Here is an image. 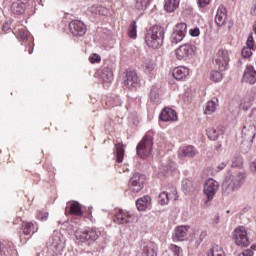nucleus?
Instances as JSON below:
<instances>
[{
	"label": "nucleus",
	"mask_w": 256,
	"mask_h": 256,
	"mask_svg": "<svg viewBox=\"0 0 256 256\" xmlns=\"http://www.w3.org/2000/svg\"><path fill=\"white\" fill-rule=\"evenodd\" d=\"M247 175L245 172H238L233 175V172L228 171L225 177V180L222 183V189L224 193H233L235 191H239L243 183H245V179Z\"/></svg>",
	"instance_id": "obj_1"
},
{
	"label": "nucleus",
	"mask_w": 256,
	"mask_h": 256,
	"mask_svg": "<svg viewBox=\"0 0 256 256\" xmlns=\"http://www.w3.org/2000/svg\"><path fill=\"white\" fill-rule=\"evenodd\" d=\"M165 38V28L155 25L150 28L145 36V43L151 49H159L163 45V39Z\"/></svg>",
	"instance_id": "obj_2"
},
{
	"label": "nucleus",
	"mask_w": 256,
	"mask_h": 256,
	"mask_svg": "<svg viewBox=\"0 0 256 256\" xmlns=\"http://www.w3.org/2000/svg\"><path fill=\"white\" fill-rule=\"evenodd\" d=\"M256 135V109H252L250 115L247 116L242 128V138L244 141L253 142Z\"/></svg>",
	"instance_id": "obj_3"
},
{
	"label": "nucleus",
	"mask_w": 256,
	"mask_h": 256,
	"mask_svg": "<svg viewBox=\"0 0 256 256\" xmlns=\"http://www.w3.org/2000/svg\"><path fill=\"white\" fill-rule=\"evenodd\" d=\"M153 151V131H149L136 147V153L141 159H147Z\"/></svg>",
	"instance_id": "obj_4"
},
{
	"label": "nucleus",
	"mask_w": 256,
	"mask_h": 256,
	"mask_svg": "<svg viewBox=\"0 0 256 256\" xmlns=\"http://www.w3.org/2000/svg\"><path fill=\"white\" fill-rule=\"evenodd\" d=\"M196 51L197 47L195 45L191 43L183 44L176 50V58L178 61H189V59H193Z\"/></svg>",
	"instance_id": "obj_5"
},
{
	"label": "nucleus",
	"mask_w": 256,
	"mask_h": 256,
	"mask_svg": "<svg viewBox=\"0 0 256 256\" xmlns=\"http://www.w3.org/2000/svg\"><path fill=\"white\" fill-rule=\"evenodd\" d=\"M100 235L101 231H99L97 228H88L84 231H77L75 233V237L77 241H80V243H87V241H97Z\"/></svg>",
	"instance_id": "obj_6"
},
{
	"label": "nucleus",
	"mask_w": 256,
	"mask_h": 256,
	"mask_svg": "<svg viewBox=\"0 0 256 256\" xmlns=\"http://www.w3.org/2000/svg\"><path fill=\"white\" fill-rule=\"evenodd\" d=\"M114 223L117 225H127L129 223H135L137 216L126 210H116L113 218Z\"/></svg>",
	"instance_id": "obj_7"
},
{
	"label": "nucleus",
	"mask_w": 256,
	"mask_h": 256,
	"mask_svg": "<svg viewBox=\"0 0 256 256\" xmlns=\"http://www.w3.org/2000/svg\"><path fill=\"white\" fill-rule=\"evenodd\" d=\"M233 240L238 247H249L251 241H249V236H247V229L244 226H238L232 233Z\"/></svg>",
	"instance_id": "obj_8"
},
{
	"label": "nucleus",
	"mask_w": 256,
	"mask_h": 256,
	"mask_svg": "<svg viewBox=\"0 0 256 256\" xmlns=\"http://www.w3.org/2000/svg\"><path fill=\"white\" fill-rule=\"evenodd\" d=\"M217 191H219V182H217L213 178H209L208 180H206L203 189V193L206 197V205L207 203H209V201H213V197L217 195Z\"/></svg>",
	"instance_id": "obj_9"
},
{
	"label": "nucleus",
	"mask_w": 256,
	"mask_h": 256,
	"mask_svg": "<svg viewBox=\"0 0 256 256\" xmlns=\"http://www.w3.org/2000/svg\"><path fill=\"white\" fill-rule=\"evenodd\" d=\"M215 67L218 71H227L229 69V51L219 50L214 58Z\"/></svg>",
	"instance_id": "obj_10"
},
{
	"label": "nucleus",
	"mask_w": 256,
	"mask_h": 256,
	"mask_svg": "<svg viewBox=\"0 0 256 256\" xmlns=\"http://www.w3.org/2000/svg\"><path fill=\"white\" fill-rule=\"evenodd\" d=\"M48 247L54 253H61V251L65 249V239H63V235L59 232H54L52 237L49 238Z\"/></svg>",
	"instance_id": "obj_11"
},
{
	"label": "nucleus",
	"mask_w": 256,
	"mask_h": 256,
	"mask_svg": "<svg viewBox=\"0 0 256 256\" xmlns=\"http://www.w3.org/2000/svg\"><path fill=\"white\" fill-rule=\"evenodd\" d=\"M145 184V175L135 173L128 182V187L132 193H139Z\"/></svg>",
	"instance_id": "obj_12"
},
{
	"label": "nucleus",
	"mask_w": 256,
	"mask_h": 256,
	"mask_svg": "<svg viewBox=\"0 0 256 256\" xmlns=\"http://www.w3.org/2000/svg\"><path fill=\"white\" fill-rule=\"evenodd\" d=\"M185 35H187V24L186 23H179L175 26L170 41L171 43H181L183 39H185Z\"/></svg>",
	"instance_id": "obj_13"
},
{
	"label": "nucleus",
	"mask_w": 256,
	"mask_h": 256,
	"mask_svg": "<svg viewBox=\"0 0 256 256\" xmlns=\"http://www.w3.org/2000/svg\"><path fill=\"white\" fill-rule=\"evenodd\" d=\"M69 29L74 37H83L87 33V25L80 20H73L69 24Z\"/></svg>",
	"instance_id": "obj_14"
},
{
	"label": "nucleus",
	"mask_w": 256,
	"mask_h": 256,
	"mask_svg": "<svg viewBox=\"0 0 256 256\" xmlns=\"http://www.w3.org/2000/svg\"><path fill=\"white\" fill-rule=\"evenodd\" d=\"M124 85L128 89H137L139 87V77L135 71H127L124 78Z\"/></svg>",
	"instance_id": "obj_15"
},
{
	"label": "nucleus",
	"mask_w": 256,
	"mask_h": 256,
	"mask_svg": "<svg viewBox=\"0 0 256 256\" xmlns=\"http://www.w3.org/2000/svg\"><path fill=\"white\" fill-rule=\"evenodd\" d=\"M197 155V149L192 145L182 146L178 150L179 159H193Z\"/></svg>",
	"instance_id": "obj_16"
},
{
	"label": "nucleus",
	"mask_w": 256,
	"mask_h": 256,
	"mask_svg": "<svg viewBox=\"0 0 256 256\" xmlns=\"http://www.w3.org/2000/svg\"><path fill=\"white\" fill-rule=\"evenodd\" d=\"M242 81L250 85L256 84V70L253 66H247L245 68Z\"/></svg>",
	"instance_id": "obj_17"
},
{
	"label": "nucleus",
	"mask_w": 256,
	"mask_h": 256,
	"mask_svg": "<svg viewBox=\"0 0 256 256\" xmlns=\"http://www.w3.org/2000/svg\"><path fill=\"white\" fill-rule=\"evenodd\" d=\"M253 51H255V41L253 40V33H251L247 38L246 47L242 49V57L249 59L253 55Z\"/></svg>",
	"instance_id": "obj_18"
},
{
	"label": "nucleus",
	"mask_w": 256,
	"mask_h": 256,
	"mask_svg": "<svg viewBox=\"0 0 256 256\" xmlns=\"http://www.w3.org/2000/svg\"><path fill=\"white\" fill-rule=\"evenodd\" d=\"M172 75L176 81H185L189 77V68L185 66H178L173 69Z\"/></svg>",
	"instance_id": "obj_19"
},
{
	"label": "nucleus",
	"mask_w": 256,
	"mask_h": 256,
	"mask_svg": "<svg viewBox=\"0 0 256 256\" xmlns=\"http://www.w3.org/2000/svg\"><path fill=\"white\" fill-rule=\"evenodd\" d=\"M39 231V226L37 223L33 222H23L22 223V233L23 235H26L27 237H31L35 235Z\"/></svg>",
	"instance_id": "obj_20"
},
{
	"label": "nucleus",
	"mask_w": 256,
	"mask_h": 256,
	"mask_svg": "<svg viewBox=\"0 0 256 256\" xmlns=\"http://www.w3.org/2000/svg\"><path fill=\"white\" fill-rule=\"evenodd\" d=\"M169 201H177V190H173L171 194L162 192L158 196L159 205H167Z\"/></svg>",
	"instance_id": "obj_21"
},
{
	"label": "nucleus",
	"mask_w": 256,
	"mask_h": 256,
	"mask_svg": "<svg viewBox=\"0 0 256 256\" xmlns=\"http://www.w3.org/2000/svg\"><path fill=\"white\" fill-rule=\"evenodd\" d=\"M215 21L218 27H223V25L227 23V9L225 8V6L218 7Z\"/></svg>",
	"instance_id": "obj_22"
},
{
	"label": "nucleus",
	"mask_w": 256,
	"mask_h": 256,
	"mask_svg": "<svg viewBox=\"0 0 256 256\" xmlns=\"http://www.w3.org/2000/svg\"><path fill=\"white\" fill-rule=\"evenodd\" d=\"M18 37L22 40V41H27L28 45H29V55H31V53H33V48H31V43H33V38L31 36V33H29V31H27L26 28H20L18 29Z\"/></svg>",
	"instance_id": "obj_23"
},
{
	"label": "nucleus",
	"mask_w": 256,
	"mask_h": 256,
	"mask_svg": "<svg viewBox=\"0 0 256 256\" xmlns=\"http://www.w3.org/2000/svg\"><path fill=\"white\" fill-rule=\"evenodd\" d=\"M66 213H70V215H76V217H82L83 209L81 208V204L79 202H71L67 204Z\"/></svg>",
	"instance_id": "obj_24"
},
{
	"label": "nucleus",
	"mask_w": 256,
	"mask_h": 256,
	"mask_svg": "<svg viewBox=\"0 0 256 256\" xmlns=\"http://www.w3.org/2000/svg\"><path fill=\"white\" fill-rule=\"evenodd\" d=\"M0 255L17 256V250L13 247V242H0Z\"/></svg>",
	"instance_id": "obj_25"
},
{
	"label": "nucleus",
	"mask_w": 256,
	"mask_h": 256,
	"mask_svg": "<svg viewBox=\"0 0 256 256\" xmlns=\"http://www.w3.org/2000/svg\"><path fill=\"white\" fill-rule=\"evenodd\" d=\"M187 231H189V226H178L174 230V235L172 237L173 241H184L187 237Z\"/></svg>",
	"instance_id": "obj_26"
},
{
	"label": "nucleus",
	"mask_w": 256,
	"mask_h": 256,
	"mask_svg": "<svg viewBox=\"0 0 256 256\" xmlns=\"http://www.w3.org/2000/svg\"><path fill=\"white\" fill-rule=\"evenodd\" d=\"M160 120L164 122L177 121V112L171 108H165L160 114Z\"/></svg>",
	"instance_id": "obj_27"
},
{
	"label": "nucleus",
	"mask_w": 256,
	"mask_h": 256,
	"mask_svg": "<svg viewBox=\"0 0 256 256\" xmlns=\"http://www.w3.org/2000/svg\"><path fill=\"white\" fill-rule=\"evenodd\" d=\"M25 9H27V6L25 5V2L21 0L14 1L11 5V12L14 15H23Z\"/></svg>",
	"instance_id": "obj_28"
},
{
	"label": "nucleus",
	"mask_w": 256,
	"mask_h": 256,
	"mask_svg": "<svg viewBox=\"0 0 256 256\" xmlns=\"http://www.w3.org/2000/svg\"><path fill=\"white\" fill-rule=\"evenodd\" d=\"M136 207L138 211H146L151 207V197L146 195L143 198L138 199L136 201Z\"/></svg>",
	"instance_id": "obj_29"
},
{
	"label": "nucleus",
	"mask_w": 256,
	"mask_h": 256,
	"mask_svg": "<svg viewBox=\"0 0 256 256\" xmlns=\"http://www.w3.org/2000/svg\"><path fill=\"white\" fill-rule=\"evenodd\" d=\"M206 133L210 141H217V139H219V137H221V135H223L224 132L221 127H217V128H208L206 130Z\"/></svg>",
	"instance_id": "obj_30"
},
{
	"label": "nucleus",
	"mask_w": 256,
	"mask_h": 256,
	"mask_svg": "<svg viewBox=\"0 0 256 256\" xmlns=\"http://www.w3.org/2000/svg\"><path fill=\"white\" fill-rule=\"evenodd\" d=\"M100 77L105 83H111L113 81V70L109 66H104Z\"/></svg>",
	"instance_id": "obj_31"
},
{
	"label": "nucleus",
	"mask_w": 256,
	"mask_h": 256,
	"mask_svg": "<svg viewBox=\"0 0 256 256\" xmlns=\"http://www.w3.org/2000/svg\"><path fill=\"white\" fill-rule=\"evenodd\" d=\"M182 191L185 195H193L195 193V185L193 181L185 179L182 181Z\"/></svg>",
	"instance_id": "obj_32"
},
{
	"label": "nucleus",
	"mask_w": 256,
	"mask_h": 256,
	"mask_svg": "<svg viewBox=\"0 0 256 256\" xmlns=\"http://www.w3.org/2000/svg\"><path fill=\"white\" fill-rule=\"evenodd\" d=\"M143 256H157V245L153 242L147 243L143 247Z\"/></svg>",
	"instance_id": "obj_33"
},
{
	"label": "nucleus",
	"mask_w": 256,
	"mask_h": 256,
	"mask_svg": "<svg viewBox=\"0 0 256 256\" xmlns=\"http://www.w3.org/2000/svg\"><path fill=\"white\" fill-rule=\"evenodd\" d=\"M115 155L117 163H123L125 157V148H123V143L119 142L115 144Z\"/></svg>",
	"instance_id": "obj_34"
},
{
	"label": "nucleus",
	"mask_w": 256,
	"mask_h": 256,
	"mask_svg": "<svg viewBox=\"0 0 256 256\" xmlns=\"http://www.w3.org/2000/svg\"><path fill=\"white\" fill-rule=\"evenodd\" d=\"M88 13H92V15H107V8L102 5H92L88 8Z\"/></svg>",
	"instance_id": "obj_35"
},
{
	"label": "nucleus",
	"mask_w": 256,
	"mask_h": 256,
	"mask_svg": "<svg viewBox=\"0 0 256 256\" xmlns=\"http://www.w3.org/2000/svg\"><path fill=\"white\" fill-rule=\"evenodd\" d=\"M150 101L154 105H159L161 103V95L159 94V88L153 87L150 92Z\"/></svg>",
	"instance_id": "obj_36"
},
{
	"label": "nucleus",
	"mask_w": 256,
	"mask_h": 256,
	"mask_svg": "<svg viewBox=\"0 0 256 256\" xmlns=\"http://www.w3.org/2000/svg\"><path fill=\"white\" fill-rule=\"evenodd\" d=\"M179 7V0H167L164 4V9L168 13H173Z\"/></svg>",
	"instance_id": "obj_37"
},
{
	"label": "nucleus",
	"mask_w": 256,
	"mask_h": 256,
	"mask_svg": "<svg viewBox=\"0 0 256 256\" xmlns=\"http://www.w3.org/2000/svg\"><path fill=\"white\" fill-rule=\"evenodd\" d=\"M207 256H225V251H223V247L214 245L208 250Z\"/></svg>",
	"instance_id": "obj_38"
},
{
	"label": "nucleus",
	"mask_w": 256,
	"mask_h": 256,
	"mask_svg": "<svg viewBox=\"0 0 256 256\" xmlns=\"http://www.w3.org/2000/svg\"><path fill=\"white\" fill-rule=\"evenodd\" d=\"M217 111V102L216 101H208L205 108V115H212V113H215Z\"/></svg>",
	"instance_id": "obj_39"
},
{
	"label": "nucleus",
	"mask_w": 256,
	"mask_h": 256,
	"mask_svg": "<svg viewBox=\"0 0 256 256\" xmlns=\"http://www.w3.org/2000/svg\"><path fill=\"white\" fill-rule=\"evenodd\" d=\"M195 97V90L193 88H187L183 95L184 103H191Z\"/></svg>",
	"instance_id": "obj_40"
},
{
	"label": "nucleus",
	"mask_w": 256,
	"mask_h": 256,
	"mask_svg": "<svg viewBox=\"0 0 256 256\" xmlns=\"http://www.w3.org/2000/svg\"><path fill=\"white\" fill-rule=\"evenodd\" d=\"M223 71L221 70H214L210 73V79L211 81H214V83H219V81H222L223 79Z\"/></svg>",
	"instance_id": "obj_41"
},
{
	"label": "nucleus",
	"mask_w": 256,
	"mask_h": 256,
	"mask_svg": "<svg viewBox=\"0 0 256 256\" xmlns=\"http://www.w3.org/2000/svg\"><path fill=\"white\" fill-rule=\"evenodd\" d=\"M128 37L130 39H137V21H133L128 29Z\"/></svg>",
	"instance_id": "obj_42"
},
{
	"label": "nucleus",
	"mask_w": 256,
	"mask_h": 256,
	"mask_svg": "<svg viewBox=\"0 0 256 256\" xmlns=\"http://www.w3.org/2000/svg\"><path fill=\"white\" fill-rule=\"evenodd\" d=\"M149 3H151V0H136V9H138V11H145Z\"/></svg>",
	"instance_id": "obj_43"
},
{
	"label": "nucleus",
	"mask_w": 256,
	"mask_h": 256,
	"mask_svg": "<svg viewBox=\"0 0 256 256\" xmlns=\"http://www.w3.org/2000/svg\"><path fill=\"white\" fill-rule=\"evenodd\" d=\"M252 103H253V99L244 98L240 103V109H242L243 111H247L251 108Z\"/></svg>",
	"instance_id": "obj_44"
},
{
	"label": "nucleus",
	"mask_w": 256,
	"mask_h": 256,
	"mask_svg": "<svg viewBox=\"0 0 256 256\" xmlns=\"http://www.w3.org/2000/svg\"><path fill=\"white\" fill-rule=\"evenodd\" d=\"M106 105L108 107H119L121 105V98H108V100L106 101Z\"/></svg>",
	"instance_id": "obj_45"
},
{
	"label": "nucleus",
	"mask_w": 256,
	"mask_h": 256,
	"mask_svg": "<svg viewBox=\"0 0 256 256\" xmlns=\"http://www.w3.org/2000/svg\"><path fill=\"white\" fill-rule=\"evenodd\" d=\"M143 70L145 71V73H151L153 71V69H155V66L153 65V61L151 60H146L143 65Z\"/></svg>",
	"instance_id": "obj_46"
},
{
	"label": "nucleus",
	"mask_w": 256,
	"mask_h": 256,
	"mask_svg": "<svg viewBox=\"0 0 256 256\" xmlns=\"http://www.w3.org/2000/svg\"><path fill=\"white\" fill-rule=\"evenodd\" d=\"M173 167H175V163L170 162L169 164L162 165V173H169V171H173Z\"/></svg>",
	"instance_id": "obj_47"
},
{
	"label": "nucleus",
	"mask_w": 256,
	"mask_h": 256,
	"mask_svg": "<svg viewBox=\"0 0 256 256\" xmlns=\"http://www.w3.org/2000/svg\"><path fill=\"white\" fill-rule=\"evenodd\" d=\"M243 165V160L239 156H235L232 160L231 167H241Z\"/></svg>",
	"instance_id": "obj_48"
},
{
	"label": "nucleus",
	"mask_w": 256,
	"mask_h": 256,
	"mask_svg": "<svg viewBox=\"0 0 256 256\" xmlns=\"http://www.w3.org/2000/svg\"><path fill=\"white\" fill-rule=\"evenodd\" d=\"M170 251L174 253V256L181 255V248L175 244L170 245Z\"/></svg>",
	"instance_id": "obj_49"
},
{
	"label": "nucleus",
	"mask_w": 256,
	"mask_h": 256,
	"mask_svg": "<svg viewBox=\"0 0 256 256\" xmlns=\"http://www.w3.org/2000/svg\"><path fill=\"white\" fill-rule=\"evenodd\" d=\"M90 63H100L101 62V56L99 54H92L89 57Z\"/></svg>",
	"instance_id": "obj_50"
},
{
	"label": "nucleus",
	"mask_w": 256,
	"mask_h": 256,
	"mask_svg": "<svg viewBox=\"0 0 256 256\" xmlns=\"http://www.w3.org/2000/svg\"><path fill=\"white\" fill-rule=\"evenodd\" d=\"M209 3H211V0H198L197 1V5L200 9H205V7H207V5H209Z\"/></svg>",
	"instance_id": "obj_51"
},
{
	"label": "nucleus",
	"mask_w": 256,
	"mask_h": 256,
	"mask_svg": "<svg viewBox=\"0 0 256 256\" xmlns=\"http://www.w3.org/2000/svg\"><path fill=\"white\" fill-rule=\"evenodd\" d=\"M189 34L191 35V37H199V35H201V31L199 30L198 27L191 29L189 31Z\"/></svg>",
	"instance_id": "obj_52"
},
{
	"label": "nucleus",
	"mask_w": 256,
	"mask_h": 256,
	"mask_svg": "<svg viewBox=\"0 0 256 256\" xmlns=\"http://www.w3.org/2000/svg\"><path fill=\"white\" fill-rule=\"evenodd\" d=\"M38 219L40 221H47V219H49V213L48 212H40L38 214Z\"/></svg>",
	"instance_id": "obj_53"
},
{
	"label": "nucleus",
	"mask_w": 256,
	"mask_h": 256,
	"mask_svg": "<svg viewBox=\"0 0 256 256\" xmlns=\"http://www.w3.org/2000/svg\"><path fill=\"white\" fill-rule=\"evenodd\" d=\"M253 255H255V252H253V250L251 249H246L241 254H239V256H253Z\"/></svg>",
	"instance_id": "obj_54"
},
{
	"label": "nucleus",
	"mask_w": 256,
	"mask_h": 256,
	"mask_svg": "<svg viewBox=\"0 0 256 256\" xmlns=\"http://www.w3.org/2000/svg\"><path fill=\"white\" fill-rule=\"evenodd\" d=\"M2 31H4V33H9V31H11V25L9 23L3 24Z\"/></svg>",
	"instance_id": "obj_55"
},
{
	"label": "nucleus",
	"mask_w": 256,
	"mask_h": 256,
	"mask_svg": "<svg viewBox=\"0 0 256 256\" xmlns=\"http://www.w3.org/2000/svg\"><path fill=\"white\" fill-rule=\"evenodd\" d=\"M205 237H207V231H201L200 235H199V241L202 242L205 240Z\"/></svg>",
	"instance_id": "obj_56"
},
{
	"label": "nucleus",
	"mask_w": 256,
	"mask_h": 256,
	"mask_svg": "<svg viewBox=\"0 0 256 256\" xmlns=\"http://www.w3.org/2000/svg\"><path fill=\"white\" fill-rule=\"evenodd\" d=\"M219 221H220L219 215L215 216V218L212 221V225L214 226L219 225Z\"/></svg>",
	"instance_id": "obj_57"
},
{
	"label": "nucleus",
	"mask_w": 256,
	"mask_h": 256,
	"mask_svg": "<svg viewBox=\"0 0 256 256\" xmlns=\"http://www.w3.org/2000/svg\"><path fill=\"white\" fill-rule=\"evenodd\" d=\"M250 169H251V171H253L254 173H256V160L251 163Z\"/></svg>",
	"instance_id": "obj_58"
},
{
	"label": "nucleus",
	"mask_w": 256,
	"mask_h": 256,
	"mask_svg": "<svg viewBox=\"0 0 256 256\" xmlns=\"http://www.w3.org/2000/svg\"><path fill=\"white\" fill-rule=\"evenodd\" d=\"M225 167H227V164H225L224 162H222L220 165H218L219 171H223V169H225Z\"/></svg>",
	"instance_id": "obj_59"
},
{
	"label": "nucleus",
	"mask_w": 256,
	"mask_h": 256,
	"mask_svg": "<svg viewBox=\"0 0 256 256\" xmlns=\"http://www.w3.org/2000/svg\"><path fill=\"white\" fill-rule=\"evenodd\" d=\"M251 13H252V15L256 14V0H255V3H254V6L251 8Z\"/></svg>",
	"instance_id": "obj_60"
},
{
	"label": "nucleus",
	"mask_w": 256,
	"mask_h": 256,
	"mask_svg": "<svg viewBox=\"0 0 256 256\" xmlns=\"http://www.w3.org/2000/svg\"><path fill=\"white\" fill-rule=\"evenodd\" d=\"M124 171H126L127 173H129V168H126Z\"/></svg>",
	"instance_id": "obj_61"
},
{
	"label": "nucleus",
	"mask_w": 256,
	"mask_h": 256,
	"mask_svg": "<svg viewBox=\"0 0 256 256\" xmlns=\"http://www.w3.org/2000/svg\"><path fill=\"white\" fill-rule=\"evenodd\" d=\"M227 213H231V211H230V210H227Z\"/></svg>",
	"instance_id": "obj_62"
},
{
	"label": "nucleus",
	"mask_w": 256,
	"mask_h": 256,
	"mask_svg": "<svg viewBox=\"0 0 256 256\" xmlns=\"http://www.w3.org/2000/svg\"><path fill=\"white\" fill-rule=\"evenodd\" d=\"M252 249H255V246H252Z\"/></svg>",
	"instance_id": "obj_63"
},
{
	"label": "nucleus",
	"mask_w": 256,
	"mask_h": 256,
	"mask_svg": "<svg viewBox=\"0 0 256 256\" xmlns=\"http://www.w3.org/2000/svg\"><path fill=\"white\" fill-rule=\"evenodd\" d=\"M232 1H235V0H232Z\"/></svg>",
	"instance_id": "obj_64"
}]
</instances>
